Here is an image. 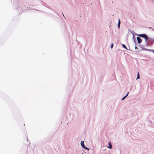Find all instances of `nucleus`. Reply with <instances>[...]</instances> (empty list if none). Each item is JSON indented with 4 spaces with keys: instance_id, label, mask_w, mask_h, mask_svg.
<instances>
[{
    "instance_id": "12",
    "label": "nucleus",
    "mask_w": 154,
    "mask_h": 154,
    "mask_svg": "<svg viewBox=\"0 0 154 154\" xmlns=\"http://www.w3.org/2000/svg\"><path fill=\"white\" fill-rule=\"evenodd\" d=\"M113 46V44H112L111 45V48H112Z\"/></svg>"
},
{
    "instance_id": "1",
    "label": "nucleus",
    "mask_w": 154,
    "mask_h": 154,
    "mask_svg": "<svg viewBox=\"0 0 154 154\" xmlns=\"http://www.w3.org/2000/svg\"><path fill=\"white\" fill-rule=\"evenodd\" d=\"M140 37H143L145 38V41L146 44L147 45L148 43V42L147 40L148 39V38L147 35L145 34H141L138 35Z\"/></svg>"
},
{
    "instance_id": "7",
    "label": "nucleus",
    "mask_w": 154,
    "mask_h": 154,
    "mask_svg": "<svg viewBox=\"0 0 154 154\" xmlns=\"http://www.w3.org/2000/svg\"><path fill=\"white\" fill-rule=\"evenodd\" d=\"M140 78V75H139V72H138V74H137V79H139V78Z\"/></svg>"
},
{
    "instance_id": "5",
    "label": "nucleus",
    "mask_w": 154,
    "mask_h": 154,
    "mask_svg": "<svg viewBox=\"0 0 154 154\" xmlns=\"http://www.w3.org/2000/svg\"><path fill=\"white\" fill-rule=\"evenodd\" d=\"M120 21L119 19V21L118 24V26L119 28H120Z\"/></svg>"
},
{
    "instance_id": "10",
    "label": "nucleus",
    "mask_w": 154,
    "mask_h": 154,
    "mask_svg": "<svg viewBox=\"0 0 154 154\" xmlns=\"http://www.w3.org/2000/svg\"><path fill=\"white\" fill-rule=\"evenodd\" d=\"M126 97L125 96V97H123L122 99V100H124L125 98Z\"/></svg>"
},
{
    "instance_id": "11",
    "label": "nucleus",
    "mask_w": 154,
    "mask_h": 154,
    "mask_svg": "<svg viewBox=\"0 0 154 154\" xmlns=\"http://www.w3.org/2000/svg\"><path fill=\"white\" fill-rule=\"evenodd\" d=\"M128 94H129V92H128L127 94H126V95L125 96L126 97L128 95Z\"/></svg>"
},
{
    "instance_id": "8",
    "label": "nucleus",
    "mask_w": 154,
    "mask_h": 154,
    "mask_svg": "<svg viewBox=\"0 0 154 154\" xmlns=\"http://www.w3.org/2000/svg\"><path fill=\"white\" fill-rule=\"evenodd\" d=\"M83 148H84V149H87V150H88L89 149L87 147H86V146H84Z\"/></svg>"
},
{
    "instance_id": "9",
    "label": "nucleus",
    "mask_w": 154,
    "mask_h": 154,
    "mask_svg": "<svg viewBox=\"0 0 154 154\" xmlns=\"http://www.w3.org/2000/svg\"><path fill=\"white\" fill-rule=\"evenodd\" d=\"M149 51H152V52H153V53H154V50H150V49H149Z\"/></svg>"
},
{
    "instance_id": "3",
    "label": "nucleus",
    "mask_w": 154,
    "mask_h": 154,
    "mask_svg": "<svg viewBox=\"0 0 154 154\" xmlns=\"http://www.w3.org/2000/svg\"><path fill=\"white\" fill-rule=\"evenodd\" d=\"M109 146L108 147V148L109 149H111L112 148V145H111V143L110 142H109L108 143Z\"/></svg>"
},
{
    "instance_id": "6",
    "label": "nucleus",
    "mask_w": 154,
    "mask_h": 154,
    "mask_svg": "<svg viewBox=\"0 0 154 154\" xmlns=\"http://www.w3.org/2000/svg\"><path fill=\"white\" fill-rule=\"evenodd\" d=\"M122 46L123 47L125 48L126 49H127V50H128L127 48V47H126V46L124 45V44H123L122 45Z\"/></svg>"
},
{
    "instance_id": "13",
    "label": "nucleus",
    "mask_w": 154,
    "mask_h": 154,
    "mask_svg": "<svg viewBox=\"0 0 154 154\" xmlns=\"http://www.w3.org/2000/svg\"><path fill=\"white\" fill-rule=\"evenodd\" d=\"M137 47H136V46H135V49H137Z\"/></svg>"
},
{
    "instance_id": "14",
    "label": "nucleus",
    "mask_w": 154,
    "mask_h": 154,
    "mask_svg": "<svg viewBox=\"0 0 154 154\" xmlns=\"http://www.w3.org/2000/svg\"><path fill=\"white\" fill-rule=\"evenodd\" d=\"M153 41H154V40H153Z\"/></svg>"
},
{
    "instance_id": "2",
    "label": "nucleus",
    "mask_w": 154,
    "mask_h": 154,
    "mask_svg": "<svg viewBox=\"0 0 154 154\" xmlns=\"http://www.w3.org/2000/svg\"><path fill=\"white\" fill-rule=\"evenodd\" d=\"M137 38L138 41V43L139 44L140 43L142 42V40L141 38L138 37H137Z\"/></svg>"
},
{
    "instance_id": "4",
    "label": "nucleus",
    "mask_w": 154,
    "mask_h": 154,
    "mask_svg": "<svg viewBox=\"0 0 154 154\" xmlns=\"http://www.w3.org/2000/svg\"><path fill=\"white\" fill-rule=\"evenodd\" d=\"M81 146L83 148L84 146H85V145L84 143V141H81Z\"/></svg>"
}]
</instances>
